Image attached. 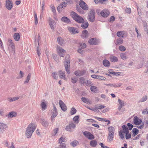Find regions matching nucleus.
<instances>
[{
	"mask_svg": "<svg viewBox=\"0 0 148 148\" xmlns=\"http://www.w3.org/2000/svg\"><path fill=\"white\" fill-rule=\"evenodd\" d=\"M36 125L34 123L29 124L27 127L25 132V135L28 138H30L32 134L36 129Z\"/></svg>",
	"mask_w": 148,
	"mask_h": 148,
	"instance_id": "obj_1",
	"label": "nucleus"
},
{
	"mask_svg": "<svg viewBox=\"0 0 148 148\" xmlns=\"http://www.w3.org/2000/svg\"><path fill=\"white\" fill-rule=\"evenodd\" d=\"M71 15L74 20L79 23H81L84 21L83 18L75 12H71Z\"/></svg>",
	"mask_w": 148,
	"mask_h": 148,
	"instance_id": "obj_2",
	"label": "nucleus"
},
{
	"mask_svg": "<svg viewBox=\"0 0 148 148\" xmlns=\"http://www.w3.org/2000/svg\"><path fill=\"white\" fill-rule=\"evenodd\" d=\"M97 13L99 14H100L101 16L104 18L107 17L110 14V12L106 9H104L101 11L99 10L96 11Z\"/></svg>",
	"mask_w": 148,
	"mask_h": 148,
	"instance_id": "obj_3",
	"label": "nucleus"
},
{
	"mask_svg": "<svg viewBox=\"0 0 148 148\" xmlns=\"http://www.w3.org/2000/svg\"><path fill=\"white\" fill-rule=\"evenodd\" d=\"M95 12L94 10H90L89 12L88 15V19L89 20L92 22L95 20Z\"/></svg>",
	"mask_w": 148,
	"mask_h": 148,
	"instance_id": "obj_4",
	"label": "nucleus"
},
{
	"mask_svg": "<svg viewBox=\"0 0 148 148\" xmlns=\"http://www.w3.org/2000/svg\"><path fill=\"white\" fill-rule=\"evenodd\" d=\"M53 109L51 111V113L52 114L51 120L52 121L54 120V118L56 117L58 114L57 109L55 106L53 104Z\"/></svg>",
	"mask_w": 148,
	"mask_h": 148,
	"instance_id": "obj_5",
	"label": "nucleus"
},
{
	"mask_svg": "<svg viewBox=\"0 0 148 148\" xmlns=\"http://www.w3.org/2000/svg\"><path fill=\"white\" fill-rule=\"evenodd\" d=\"M106 107L105 106L101 104H98L95 105L94 108H90L87 107L89 109L93 110L95 112H98L99 110L98 109H101V108H103Z\"/></svg>",
	"mask_w": 148,
	"mask_h": 148,
	"instance_id": "obj_6",
	"label": "nucleus"
},
{
	"mask_svg": "<svg viewBox=\"0 0 148 148\" xmlns=\"http://www.w3.org/2000/svg\"><path fill=\"white\" fill-rule=\"evenodd\" d=\"M13 4L11 0H6L5 1V7L9 10H10L13 7Z\"/></svg>",
	"mask_w": 148,
	"mask_h": 148,
	"instance_id": "obj_7",
	"label": "nucleus"
},
{
	"mask_svg": "<svg viewBox=\"0 0 148 148\" xmlns=\"http://www.w3.org/2000/svg\"><path fill=\"white\" fill-rule=\"evenodd\" d=\"M84 135L88 139L92 140L94 138V135L90 132L88 131H85L83 133Z\"/></svg>",
	"mask_w": 148,
	"mask_h": 148,
	"instance_id": "obj_8",
	"label": "nucleus"
},
{
	"mask_svg": "<svg viewBox=\"0 0 148 148\" xmlns=\"http://www.w3.org/2000/svg\"><path fill=\"white\" fill-rule=\"evenodd\" d=\"M57 51L60 56L64 57V53L66 51L62 47L59 46H58L57 48Z\"/></svg>",
	"mask_w": 148,
	"mask_h": 148,
	"instance_id": "obj_9",
	"label": "nucleus"
},
{
	"mask_svg": "<svg viewBox=\"0 0 148 148\" xmlns=\"http://www.w3.org/2000/svg\"><path fill=\"white\" fill-rule=\"evenodd\" d=\"M7 128V125L3 123H0V134L3 133Z\"/></svg>",
	"mask_w": 148,
	"mask_h": 148,
	"instance_id": "obj_10",
	"label": "nucleus"
},
{
	"mask_svg": "<svg viewBox=\"0 0 148 148\" xmlns=\"http://www.w3.org/2000/svg\"><path fill=\"white\" fill-rule=\"evenodd\" d=\"M86 73V71L85 70H83L82 71L77 70L76 71L74 72V74L75 75L77 76H80L84 75Z\"/></svg>",
	"mask_w": 148,
	"mask_h": 148,
	"instance_id": "obj_11",
	"label": "nucleus"
},
{
	"mask_svg": "<svg viewBox=\"0 0 148 148\" xmlns=\"http://www.w3.org/2000/svg\"><path fill=\"white\" fill-rule=\"evenodd\" d=\"M79 5L80 7L84 10H87L88 7L86 4L83 1L80 0L79 1Z\"/></svg>",
	"mask_w": 148,
	"mask_h": 148,
	"instance_id": "obj_12",
	"label": "nucleus"
},
{
	"mask_svg": "<svg viewBox=\"0 0 148 148\" xmlns=\"http://www.w3.org/2000/svg\"><path fill=\"white\" fill-rule=\"evenodd\" d=\"M49 22L51 28L52 29H54L55 27L56 23L55 21L49 17Z\"/></svg>",
	"mask_w": 148,
	"mask_h": 148,
	"instance_id": "obj_13",
	"label": "nucleus"
},
{
	"mask_svg": "<svg viewBox=\"0 0 148 148\" xmlns=\"http://www.w3.org/2000/svg\"><path fill=\"white\" fill-rule=\"evenodd\" d=\"M68 29L69 32L73 34H75L79 32L77 28L74 27H68Z\"/></svg>",
	"mask_w": 148,
	"mask_h": 148,
	"instance_id": "obj_14",
	"label": "nucleus"
},
{
	"mask_svg": "<svg viewBox=\"0 0 148 148\" xmlns=\"http://www.w3.org/2000/svg\"><path fill=\"white\" fill-rule=\"evenodd\" d=\"M98 40L95 38H93L89 39V43L91 45H97L98 44Z\"/></svg>",
	"mask_w": 148,
	"mask_h": 148,
	"instance_id": "obj_15",
	"label": "nucleus"
},
{
	"mask_svg": "<svg viewBox=\"0 0 148 148\" xmlns=\"http://www.w3.org/2000/svg\"><path fill=\"white\" fill-rule=\"evenodd\" d=\"M70 63V60H68L66 61V64H64L66 71L67 72V73L69 74L70 73V67L69 65Z\"/></svg>",
	"mask_w": 148,
	"mask_h": 148,
	"instance_id": "obj_16",
	"label": "nucleus"
},
{
	"mask_svg": "<svg viewBox=\"0 0 148 148\" xmlns=\"http://www.w3.org/2000/svg\"><path fill=\"white\" fill-rule=\"evenodd\" d=\"M65 3V2H63L61 3L57 7V9L58 12H61L63 8L64 7H65L66 6Z\"/></svg>",
	"mask_w": 148,
	"mask_h": 148,
	"instance_id": "obj_17",
	"label": "nucleus"
},
{
	"mask_svg": "<svg viewBox=\"0 0 148 148\" xmlns=\"http://www.w3.org/2000/svg\"><path fill=\"white\" fill-rule=\"evenodd\" d=\"M17 116L16 112L12 111L9 112L8 114L6 115V117L8 119H11L14 117H15Z\"/></svg>",
	"mask_w": 148,
	"mask_h": 148,
	"instance_id": "obj_18",
	"label": "nucleus"
},
{
	"mask_svg": "<svg viewBox=\"0 0 148 148\" xmlns=\"http://www.w3.org/2000/svg\"><path fill=\"white\" fill-rule=\"evenodd\" d=\"M134 122L135 124L139 125L142 122L141 120L137 116H135L134 118Z\"/></svg>",
	"mask_w": 148,
	"mask_h": 148,
	"instance_id": "obj_19",
	"label": "nucleus"
},
{
	"mask_svg": "<svg viewBox=\"0 0 148 148\" xmlns=\"http://www.w3.org/2000/svg\"><path fill=\"white\" fill-rule=\"evenodd\" d=\"M8 44L10 47L13 51H15V45L14 43L13 42L12 40L11 39L8 40Z\"/></svg>",
	"mask_w": 148,
	"mask_h": 148,
	"instance_id": "obj_20",
	"label": "nucleus"
},
{
	"mask_svg": "<svg viewBox=\"0 0 148 148\" xmlns=\"http://www.w3.org/2000/svg\"><path fill=\"white\" fill-rule=\"evenodd\" d=\"M60 77V78L63 79L65 80H66V78L65 77V72L62 71H58Z\"/></svg>",
	"mask_w": 148,
	"mask_h": 148,
	"instance_id": "obj_21",
	"label": "nucleus"
},
{
	"mask_svg": "<svg viewBox=\"0 0 148 148\" xmlns=\"http://www.w3.org/2000/svg\"><path fill=\"white\" fill-rule=\"evenodd\" d=\"M57 41L59 44L62 46L64 45L65 43L64 41L60 37L58 38Z\"/></svg>",
	"mask_w": 148,
	"mask_h": 148,
	"instance_id": "obj_22",
	"label": "nucleus"
},
{
	"mask_svg": "<svg viewBox=\"0 0 148 148\" xmlns=\"http://www.w3.org/2000/svg\"><path fill=\"white\" fill-rule=\"evenodd\" d=\"M59 104L60 107L63 111L66 110L67 109V107L64 102H59Z\"/></svg>",
	"mask_w": 148,
	"mask_h": 148,
	"instance_id": "obj_23",
	"label": "nucleus"
},
{
	"mask_svg": "<svg viewBox=\"0 0 148 148\" xmlns=\"http://www.w3.org/2000/svg\"><path fill=\"white\" fill-rule=\"evenodd\" d=\"M61 20L63 22L66 23H69L70 22V19L66 16L62 17L61 18Z\"/></svg>",
	"mask_w": 148,
	"mask_h": 148,
	"instance_id": "obj_24",
	"label": "nucleus"
},
{
	"mask_svg": "<svg viewBox=\"0 0 148 148\" xmlns=\"http://www.w3.org/2000/svg\"><path fill=\"white\" fill-rule=\"evenodd\" d=\"M123 39L121 38H119L117 39L115 42L116 45H119L123 44Z\"/></svg>",
	"mask_w": 148,
	"mask_h": 148,
	"instance_id": "obj_25",
	"label": "nucleus"
},
{
	"mask_svg": "<svg viewBox=\"0 0 148 148\" xmlns=\"http://www.w3.org/2000/svg\"><path fill=\"white\" fill-rule=\"evenodd\" d=\"M81 36L83 38H85L88 36V32L86 30H84L82 33Z\"/></svg>",
	"mask_w": 148,
	"mask_h": 148,
	"instance_id": "obj_26",
	"label": "nucleus"
},
{
	"mask_svg": "<svg viewBox=\"0 0 148 148\" xmlns=\"http://www.w3.org/2000/svg\"><path fill=\"white\" fill-rule=\"evenodd\" d=\"M125 32L123 31H120L117 32L116 33L117 36L120 38H123Z\"/></svg>",
	"mask_w": 148,
	"mask_h": 148,
	"instance_id": "obj_27",
	"label": "nucleus"
},
{
	"mask_svg": "<svg viewBox=\"0 0 148 148\" xmlns=\"http://www.w3.org/2000/svg\"><path fill=\"white\" fill-rule=\"evenodd\" d=\"M81 25L83 29H85L87 28L88 26V23L87 21H84Z\"/></svg>",
	"mask_w": 148,
	"mask_h": 148,
	"instance_id": "obj_28",
	"label": "nucleus"
},
{
	"mask_svg": "<svg viewBox=\"0 0 148 148\" xmlns=\"http://www.w3.org/2000/svg\"><path fill=\"white\" fill-rule=\"evenodd\" d=\"M13 37L14 39L16 41H18L19 40L20 37V36L19 34L16 33L14 34Z\"/></svg>",
	"mask_w": 148,
	"mask_h": 148,
	"instance_id": "obj_29",
	"label": "nucleus"
},
{
	"mask_svg": "<svg viewBox=\"0 0 148 148\" xmlns=\"http://www.w3.org/2000/svg\"><path fill=\"white\" fill-rule=\"evenodd\" d=\"M90 145L93 147H95L97 145V141L95 140H91L90 142Z\"/></svg>",
	"mask_w": 148,
	"mask_h": 148,
	"instance_id": "obj_30",
	"label": "nucleus"
},
{
	"mask_svg": "<svg viewBox=\"0 0 148 148\" xmlns=\"http://www.w3.org/2000/svg\"><path fill=\"white\" fill-rule=\"evenodd\" d=\"M103 64L106 67H108L110 66V63L109 61L107 60H104L103 61Z\"/></svg>",
	"mask_w": 148,
	"mask_h": 148,
	"instance_id": "obj_31",
	"label": "nucleus"
},
{
	"mask_svg": "<svg viewBox=\"0 0 148 148\" xmlns=\"http://www.w3.org/2000/svg\"><path fill=\"white\" fill-rule=\"evenodd\" d=\"M109 134H114L115 129L112 126H110L108 127Z\"/></svg>",
	"mask_w": 148,
	"mask_h": 148,
	"instance_id": "obj_32",
	"label": "nucleus"
},
{
	"mask_svg": "<svg viewBox=\"0 0 148 148\" xmlns=\"http://www.w3.org/2000/svg\"><path fill=\"white\" fill-rule=\"evenodd\" d=\"M18 97H8V101L10 102L17 101L19 99Z\"/></svg>",
	"mask_w": 148,
	"mask_h": 148,
	"instance_id": "obj_33",
	"label": "nucleus"
},
{
	"mask_svg": "<svg viewBox=\"0 0 148 148\" xmlns=\"http://www.w3.org/2000/svg\"><path fill=\"white\" fill-rule=\"evenodd\" d=\"M110 60L113 62H117L118 61L117 58L115 56H111L110 57Z\"/></svg>",
	"mask_w": 148,
	"mask_h": 148,
	"instance_id": "obj_34",
	"label": "nucleus"
},
{
	"mask_svg": "<svg viewBox=\"0 0 148 148\" xmlns=\"http://www.w3.org/2000/svg\"><path fill=\"white\" fill-rule=\"evenodd\" d=\"M47 103L46 102H42L40 104L42 110H45L47 107Z\"/></svg>",
	"mask_w": 148,
	"mask_h": 148,
	"instance_id": "obj_35",
	"label": "nucleus"
},
{
	"mask_svg": "<svg viewBox=\"0 0 148 148\" xmlns=\"http://www.w3.org/2000/svg\"><path fill=\"white\" fill-rule=\"evenodd\" d=\"M120 55L121 59L123 60H125L127 58V55L125 53H121L120 54Z\"/></svg>",
	"mask_w": 148,
	"mask_h": 148,
	"instance_id": "obj_36",
	"label": "nucleus"
},
{
	"mask_svg": "<svg viewBox=\"0 0 148 148\" xmlns=\"http://www.w3.org/2000/svg\"><path fill=\"white\" fill-rule=\"evenodd\" d=\"M71 79L72 83L73 84H75L77 82L78 78L76 76H74L71 78Z\"/></svg>",
	"mask_w": 148,
	"mask_h": 148,
	"instance_id": "obj_37",
	"label": "nucleus"
},
{
	"mask_svg": "<svg viewBox=\"0 0 148 148\" xmlns=\"http://www.w3.org/2000/svg\"><path fill=\"white\" fill-rule=\"evenodd\" d=\"M90 89L91 91L94 93L97 92L98 90L97 87L94 86H91Z\"/></svg>",
	"mask_w": 148,
	"mask_h": 148,
	"instance_id": "obj_38",
	"label": "nucleus"
},
{
	"mask_svg": "<svg viewBox=\"0 0 148 148\" xmlns=\"http://www.w3.org/2000/svg\"><path fill=\"white\" fill-rule=\"evenodd\" d=\"M71 145L73 147H75L79 144V142L78 141L75 140L70 143Z\"/></svg>",
	"mask_w": 148,
	"mask_h": 148,
	"instance_id": "obj_39",
	"label": "nucleus"
},
{
	"mask_svg": "<svg viewBox=\"0 0 148 148\" xmlns=\"http://www.w3.org/2000/svg\"><path fill=\"white\" fill-rule=\"evenodd\" d=\"M41 123L43 126L46 127H47L49 124L48 122L45 120H41Z\"/></svg>",
	"mask_w": 148,
	"mask_h": 148,
	"instance_id": "obj_40",
	"label": "nucleus"
},
{
	"mask_svg": "<svg viewBox=\"0 0 148 148\" xmlns=\"http://www.w3.org/2000/svg\"><path fill=\"white\" fill-rule=\"evenodd\" d=\"M114 134H108V140L109 142H110L113 140Z\"/></svg>",
	"mask_w": 148,
	"mask_h": 148,
	"instance_id": "obj_41",
	"label": "nucleus"
},
{
	"mask_svg": "<svg viewBox=\"0 0 148 148\" xmlns=\"http://www.w3.org/2000/svg\"><path fill=\"white\" fill-rule=\"evenodd\" d=\"M123 130V132L124 134H125L127 132H129L128 129L126 126L124 125L122 126Z\"/></svg>",
	"mask_w": 148,
	"mask_h": 148,
	"instance_id": "obj_42",
	"label": "nucleus"
},
{
	"mask_svg": "<svg viewBox=\"0 0 148 148\" xmlns=\"http://www.w3.org/2000/svg\"><path fill=\"white\" fill-rule=\"evenodd\" d=\"M73 120L76 123H78L79 122V116H75L74 117Z\"/></svg>",
	"mask_w": 148,
	"mask_h": 148,
	"instance_id": "obj_43",
	"label": "nucleus"
},
{
	"mask_svg": "<svg viewBox=\"0 0 148 148\" xmlns=\"http://www.w3.org/2000/svg\"><path fill=\"white\" fill-rule=\"evenodd\" d=\"M132 131L134 136L136 135L138 133V130L136 128H133Z\"/></svg>",
	"mask_w": 148,
	"mask_h": 148,
	"instance_id": "obj_44",
	"label": "nucleus"
},
{
	"mask_svg": "<svg viewBox=\"0 0 148 148\" xmlns=\"http://www.w3.org/2000/svg\"><path fill=\"white\" fill-rule=\"evenodd\" d=\"M34 23L35 25H37L38 23V18L37 15L35 12H34Z\"/></svg>",
	"mask_w": 148,
	"mask_h": 148,
	"instance_id": "obj_45",
	"label": "nucleus"
},
{
	"mask_svg": "<svg viewBox=\"0 0 148 148\" xmlns=\"http://www.w3.org/2000/svg\"><path fill=\"white\" fill-rule=\"evenodd\" d=\"M85 84L86 86H90L93 85V84L92 82L89 80H87L85 82Z\"/></svg>",
	"mask_w": 148,
	"mask_h": 148,
	"instance_id": "obj_46",
	"label": "nucleus"
},
{
	"mask_svg": "<svg viewBox=\"0 0 148 148\" xmlns=\"http://www.w3.org/2000/svg\"><path fill=\"white\" fill-rule=\"evenodd\" d=\"M31 77V74H30V73L29 74L27 77V78H26V80L24 82V83L25 84L29 82V80L30 79V78Z\"/></svg>",
	"mask_w": 148,
	"mask_h": 148,
	"instance_id": "obj_47",
	"label": "nucleus"
},
{
	"mask_svg": "<svg viewBox=\"0 0 148 148\" xmlns=\"http://www.w3.org/2000/svg\"><path fill=\"white\" fill-rule=\"evenodd\" d=\"M79 83L81 84H83L85 83V79L84 78L82 77H81L79 78Z\"/></svg>",
	"mask_w": 148,
	"mask_h": 148,
	"instance_id": "obj_48",
	"label": "nucleus"
},
{
	"mask_svg": "<svg viewBox=\"0 0 148 148\" xmlns=\"http://www.w3.org/2000/svg\"><path fill=\"white\" fill-rule=\"evenodd\" d=\"M80 46L79 48L82 49L85 48L86 46V45L84 43H80L79 44Z\"/></svg>",
	"mask_w": 148,
	"mask_h": 148,
	"instance_id": "obj_49",
	"label": "nucleus"
},
{
	"mask_svg": "<svg viewBox=\"0 0 148 148\" xmlns=\"http://www.w3.org/2000/svg\"><path fill=\"white\" fill-rule=\"evenodd\" d=\"M119 49L122 51H124L126 50L125 47L123 45H120L119 47Z\"/></svg>",
	"mask_w": 148,
	"mask_h": 148,
	"instance_id": "obj_50",
	"label": "nucleus"
},
{
	"mask_svg": "<svg viewBox=\"0 0 148 148\" xmlns=\"http://www.w3.org/2000/svg\"><path fill=\"white\" fill-rule=\"evenodd\" d=\"M76 112V110L74 108H72L71 109L70 113L71 115L75 114Z\"/></svg>",
	"mask_w": 148,
	"mask_h": 148,
	"instance_id": "obj_51",
	"label": "nucleus"
},
{
	"mask_svg": "<svg viewBox=\"0 0 148 148\" xmlns=\"http://www.w3.org/2000/svg\"><path fill=\"white\" fill-rule=\"evenodd\" d=\"M52 76L55 79H58V76L57 75V73L56 72H54L52 73Z\"/></svg>",
	"mask_w": 148,
	"mask_h": 148,
	"instance_id": "obj_52",
	"label": "nucleus"
},
{
	"mask_svg": "<svg viewBox=\"0 0 148 148\" xmlns=\"http://www.w3.org/2000/svg\"><path fill=\"white\" fill-rule=\"evenodd\" d=\"M60 144L58 148H65L66 147V145L64 143H60Z\"/></svg>",
	"mask_w": 148,
	"mask_h": 148,
	"instance_id": "obj_53",
	"label": "nucleus"
},
{
	"mask_svg": "<svg viewBox=\"0 0 148 148\" xmlns=\"http://www.w3.org/2000/svg\"><path fill=\"white\" fill-rule=\"evenodd\" d=\"M123 131L122 130H120L119 132V134L120 136V138L122 139H123L124 138V134H123Z\"/></svg>",
	"mask_w": 148,
	"mask_h": 148,
	"instance_id": "obj_54",
	"label": "nucleus"
},
{
	"mask_svg": "<svg viewBox=\"0 0 148 148\" xmlns=\"http://www.w3.org/2000/svg\"><path fill=\"white\" fill-rule=\"evenodd\" d=\"M65 139L63 137H61L59 140V143H63V142H65Z\"/></svg>",
	"mask_w": 148,
	"mask_h": 148,
	"instance_id": "obj_55",
	"label": "nucleus"
},
{
	"mask_svg": "<svg viewBox=\"0 0 148 148\" xmlns=\"http://www.w3.org/2000/svg\"><path fill=\"white\" fill-rule=\"evenodd\" d=\"M51 9L53 13L54 14H55L56 13V8L54 5H51Z\"/></svg>",
	"mask_w": 148,
	"mask_h": 148,
	"instance_id": "obj_56",
	"label": "nucleus"
},
{
	"mask_svg": "<svg viewBox=\"0 0 148 148\" xmlns=\"http://www.w3.org/2000/svg\"><path fill=\"white\" fill-rule=\"evenodd\" d=\"M119 106L118 107V109L119 110H120L122 107L124 106L125 104L124 102H119Z\"/></svg>",
	"mask_w": 148,
	"mask_h": 148,
	"instance_id": "obj_57",
	"label": "nucleus"
},
{
	"mask_svg": "<svg viewBox=\"0 0 148 148\" xmlns=\"http://www.w3.org/2000/svg\"><path fill=\"white\" fill-rule=\"evenodd\" d=\"M131 134H129V132H127L125 133V138L127 139L130 138L131 137Z\"/></svg>",
	"mask_w": 148,
	"mask_h": 148,
	"instance_id": "obj_58",
	"label": "nucleus"
},
{
	"mask_svg": "<svg viewBox=\"0 0 148 148\" xmlns=\"http://www.w3.org/2000/svg\"><path fill=\"white\" fill-rule=\"evenodd\" d=\"M127 125L129 128V130H131L133 127V125L130 123H127Z\"/></svg>",
	"mask_w": 148,
	"mask_h": 148,
	"instance_id": "obj_59",
	"label": "nucleus"
},
{
	"mask_svg": "<svg viewBox=\"0 0 148 148\" xmlns=\"http://www.w3.org/2000/svg\"><path fill=\"white\" fill-rule=\"evenodd\" d=\"M97 79L101 80H105L106 78L103 76L98 75Z\"/></svg>",
	"mask_w": 148,
	"mask_h": 148,
	"instance_id": "obj_60",
	"label": "nucleus"
},
{
	"mask_svg": "<svg viewBox=\"0 0 148 148\" xmlns=\"http://www.w3.org/2000/svg\"><path fill=\"white\" fill-rule=\"evenodd\" d=\"M70 127L71 129H73L75 128L76 126L73 123H71L69 124Z\"/></svg>",
	"mask_w": 148,
	"mask_h": 148,
	"instance_id": "obj_61",
	"label": "nucleus"
},
{
	"mask_svg": "<svg viewBox=\"0 0 148 148\" xmlns=\"http://www.w3.org/2000/svg\"><path fill=\"white\" fill-rule=\"evenodd\" d=\"M122 85V84L121 83H118L117 84H114V87L117 88L120 87Z\"/></svg>",
	"mask_w": 148,
	"mask_h": 148,
	"instance_id": "obj_62",
	"label": "nucleus"
},
{
	"mask_svg": "<svg viewBox=\"0 0 148 148\" xmlns=\"http://www.w3.org/2000/svg\"><path fill=\"white\" fill-rule=\"evenodd\" d=\"M147 96L146 95L143 96L142 99V102H144L146 101L147 99Z\"/></svg>",
	"mask_w": 148,
	"mask_h": 148,
	"instance_id": "obj_63",
	"label": "nucleus"
},
{
	"mask_svg": "<svg viewBox=\"0 0 148 148\" xmlns=\"http://www.w3.org/2000/svg\"><path fill=\"white\" fill-rule=\"evenodd\" d=\"M65 129L67 131H72V129L71 128L69 125L66 126Z\"/></svg>",
	"mask_w": 148,
	"mask_h": 148,
	"instance_id": "obj_64",
	"label": "nucleus"
}]
</instances>
